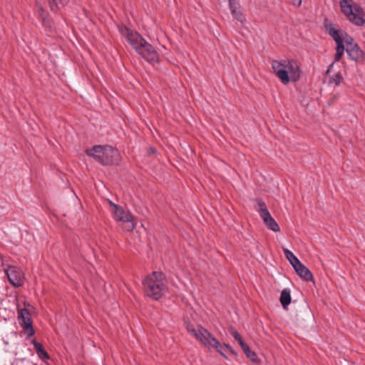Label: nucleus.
<instances>
[{
	"mask_svg": "<svg viewBox=\"0 0 365 365\" xmlns=\"http://www.w3.org/2000/svg\"><path fill=\"white\" fill-rule=\"evenodd\" d=\"M272 68L275 75L280 79L283 84L286 85L290 81L288 71L286 70L285 60H273L272 61Z\"/></svg>",
	"mask_w": 365,
	"mask_h": 365,
	"instance_id": "nucleus-8",
	"label": "nucleus"
},
{
	"mask_svg": "<svg viewBox=\"0 0 365 365\" xmlns=\"http://www.w3.org/2000/svg\"><path fill=\"white\" fill-rule=\"evenodd\" d=\"M111 214L117 222L127 223V230L132 231L135 228L134 217L129 211H125L122 207L118 206L114 210H111Z\"/></svg>",
	"mask_w": 365,
	"mask_h": 365,
	"instance_id": "nucleus-5",
	"label": "nucleus"
},
{
	"mask_svg": "<svg viewBox=\"0 0 365 365\" xmlns=\"http://www.w3.org/2000/svg\"><path fill=\"white\" fill-rule=\"evenodd\" d=\"M283 252L292 267L296 266V264L300 262L298 258L288 249L283 248Z\"/></svg>",
	"mask_w": 365,
	"mask_h": 365,
	"instance_id": "nucleus-19",
	"label": "nucleus"
},
{
	"mask_svg": "<svg viewBox=\"0 0 365 365\" xmlns=\"http://www.w3.org/2000/svg\"><path fill=\"white\" fill-rule=\"evenodd\" d=\"M341 36L342 37V38H344V34H341ZM344 39H343V41H344Z\"/></svg>",
	"mask_w": 365,
	"mask_h": 365,
	"instance_id": "nucleus-33",
	"label": "nucleus"
},
{
	"mask_svg": "<svg viewBox=\"0 0 365 365\" xmlns=\"http://www.w3.org/2000/svg\"><path fill=\"white\" fill-rule=\"evenodd\" d=\"M5 272L10 283L13 286L19 287L23 285L24 274L19 267L16 266H9Z\"/></svg>",
	"mask_w": 365,
	"mask_h": 365,
	"instance_id": "nucleus-7",
	"label": "nucleus"
},
{
	"mask_svg": "<svg viewBox=\"0 0 365 365\" xmlns=\"http://www.w3.org/2000/svg\"><path fill=\"white\" fill-rule=\"evenodd\" d=\"M107 202L109 204V205H110V207L111 208V210H114L115 209L118 208V207L119 206V205H118L117 204L114 203L113 202H112L110 200H108Z\"/></svg>",
	"mask_w": 365,
	"mask_h": 365,
	"instance_id": "nucleus-29",
	"label": "nucleus"
},
{
	"mask_svg": "<svg viewBox=\"0 0 365 365\" xmlns=\"http://www.w3.org/2000/svg\"><path fill=\"white\" fill-rule=\"evenodd\" d=\"M344 43H346V48H348V46H350L351 44L356 43L352 37L349 36L346 32H344Z\"/></svg>",
	"mask_w": 365,
	"mask_h": 365,
	"instance_id": "nucleus-25",
	"label": "nucleus"
},
{
	"mask_svg": "<svg viewBox=\"0 0 365 365\" xmlns=\"http://www.w3.org/2000/svg\"><path fill=\"white\" fill-rule=\"evenodd\" d=\"M334 63L335 62L334 61L332 63H331L329 65V66L328 67V69L327 70V72H326L327 74H328L331 71V69L332 68Z\"/></svg>",
	"mask_w": 365,
	"mask_h": 365,
	"instance_id": "nucleus-32",
	"label": "nucleus"
},
{
	"mask_svg": "<svg viewBox=\"0 0 365 365\" xmlns=\"http://www.w3.org/2000/svg\"><path fill=\"white\" fill-rule=\"evenodd\" d=\"M118 29L120 34L145 60L150 63L158 62L159 56L157 51L141 35L125 26H119Z\"/></svg>",
	"mask_w": 365,
	"mask_h": 365,
	"instance_id": "nucleus-1",
	"label": "nucleus"
},
{
	"mask_svg": "<svg viewBox=\"0 0 365 365\" xmlns=\"http://www.w3.org/2000/svg\"><path fill=\"white\" fill-rule=\"evenodd\" d=\"M325 28L329 35L334 40L336 43V50L344 52L346 48L344 46V41L339 34V30L335 28L332 24H325Z\"/></svg>",
	"mask_w": 365,
	"mask_h": 365,
	"instance_id": "nucleus-10",
	"label": "nucleus"
},
{
	"mask_svg": "<svg viewBox=\"0 0 365 365\" xmlns=\"http://www.w3.org/2000/svg\"><path fill=\"white\" fill-rule=\"evenodd\" d=\"M343 79L342 75L339 72L329 78V83L330 84L334 83L335 86H339L341 82H342Z\"/></svg>",
	"mask_w": 365,
	"mask_h": 365,
	"instance_id": "nucleus-23",
	"label": "nucleus"
},
{
	"mask_svg": "<svg viewBox=\"0 0 365 365\" xmlns=\"http://www.w3.org/2000/svg\"><path fill=\"white\" fill-rule=\"evenodd\" d=\"M280 303L282 306V307L286 309L287 308V306L291 302V294H290V290L289 289H284L280 294L279 298Z\"/></svg>",
	"mask_w": 365,
	"mask_h": 365,
	"instance_id": "nucleus-17",
	"label": "nucleus"
},
{
	"mask_svg": "<svg viewBox=\"0 0 365 365\" xmlns=\"http://www.w3.org/2000/svg\"><path fill=\"white\" fill-rule=\"evenodd\" d=\"M43 26L48 29V31H51L52 30V24L50 20L46 19L45 18L43 19L42 21Z\"/></svg>",
	"mask_w": 365,
	"mask_h": 365,
	"instance_id": "nucleus-26",
	"label": "nucleus"
},
{
	"mask_svg": "<svg viewBox=\"0 0 365 365\" xmlns=\"http://www.w3.org/2000/svg\"><path fill=\"white\" fill-rule=\"evenodd\" d=\"M68 2V0H49V6L53 11H56L63 7Z\"/></svg>",
	"mask_w": 365,
	"mask_h": 365,
	"instance_id": "nucleus-20",
	"label": "nucleus"
},
{
	"mask_svg": "<svg viewBox=\"0 0 365 365\" xmlns=\"http://www.w3.org/2000/svg\"><path fill=\"white\" fill-rule=\"evenodd\" d=\"M255 202L258 206V208H257V211L260 217L269 212L267 205L262 200L256 199Z\"/></svg>",
	"mask_w": 365,
	"mask_h": 365,
	"instance_id": "nucleus-21",
	"label": "nucleus"
},
{
	"mask_svg": "<svg viewBox=\"0 0 365 365\" xmlns=\"http://www.w3.org/2000/svg\"><path fill=\"white\" fill-rule=\"evenodd\" d=\"M155 153H156V149L154 147L150 148L148 151V155L154 154Z\"/></svg>",
	"mask_w": 365,
	"mask_h": 365,
	"instance_id": "nucleus-31",
	"label": "nucleus"
},
{
	"mask_svg": "<svg viewBox=\"0 0 365 365\" xmlns=\"http://www.w3.org/2000/svg\"><path fill=\"white\" fill-rule=\"evenodd\" d=\"M221 346H222L223 353H225L226 350H229L230 351V353L232 354L233 355L237 354L236 352L229 345H227L226 344H221ZM224 354L225 355V354Z\"/></svg>",
	"mask_w": 365,
	"mask_h": 365,
	"instance_id": "nucleus-27",
	"label": "nucleus"
},
{
	"mask_svg": "<svg viewBox=\"0 0 365 365\" xmlns=\"http://www.w3.org/2000/svg\"><path fill=\"white\" fill-rule=\"evenodd\" d=\"M297 274L304 279L305 281H312L313 279V275L309 269L305 267L303 264L299 262L296 266L293 267Z\"/></svg>",
	"mask_w": 365,
	"mask_h": 365,
	"instance_id": "nucleus-15",
	"label": "nucleus"
},
{
	"mask_svg": "<svg viewBox=\"0 0 365 365\" xmlns=\"http://www.w3.org/2000/svg\"><path fill=\"white\" fill-rule=\"evenodd\" d=\"M230 334L238 341L239 344L242 346L245 342L243 341L241 335L234 329H230Z\"/></svg>",
	"mask_w": 365,
	"mask_h": 365,
	"instance_id": "nucleus-24",
	"label": "nucleus"
},
{
	"mask_svg": "<svg viewBox=\"0 0 365 365\" xmlns=\"http://www.w3.org/2000/svg\"><path fill=\"white\" fill-rule=\"evenodd\" d=\"M294 6H299L302 4V0H290Z\"/></svg>",
	"mask_w": 365,
	"mask_h": 365,
	"instance_id": "nucleus-30",
	"label": "nucleus"
},
{
	"mask_svg": "<svg viewBox=\"0 0 365 365\" xmlns=\"http://www.w3.org/2000/svg\"><path fill=\"white\" fill-rule=\"evenodd\" d=\"M143 284L145 294L155 300L160 299L168 289L165 277L161 272H153L146 277Z\"/></svg>",
	"mask_w": 365,
	"mask_h": 365,
	"instance_id": "nucleus-2",
	"label": "nucleus"
},
{
	"mask_svg": "<svg viewBox=\"0 0 365 365\" xmlns=\"http://www.w3.org/2000/svg\"><path fill=\"white\" fill-rule=\"evenodd\" d=\"M343 54H344L343 51H339L336 50V53H335V56H334V62L339 61L341 59V58L342 57Z\"/></svg>",
	"mask_w": 365,
	"mask_h": 365,
	"instance_id": "nucleus-28",
	"label": "nucleus"
},
{
	"mask_svg": "<svg viewBox=\"0 0 365 365\" xmlns=\"http://www.w3.org/2000/svg\"><path fill=\"white\" fill-rule=\"evenodd\" d=\"M352 0H341L340 7L341 12L346 16L348 20L357 26H364L365 24L364 11L358 4H354Z\"/></svg>",
	"mask_w": 365,
	"mask_h": 365,
	"instance_id": "nucleus-4",
	"label": "nucleus"
},
{
	"mask_svg": "<svg viewBox=\"0 0 365 365\" xmlns=\"http://www.w3.org/2000/svg\"><path fill=\"white\" fill-rule=\"evenodd\" d=\"M286 70L290 73L292 81H296L300 77V69L296 61L294 60L286 59Z\"/></svg>",
	"mask_w": 365,
	"mask_h": 365,
	"instance_id": "nucleus-12",
	"label": "nucleus"
},
{
	"mask_svg": "<svg viewBox=\"0 0 365 365\" xmlns=\"http://www.w3.org/2000/svg\"><path fill=\"white\" fill-rule=\"evenodd\" d=\"M346 52L349 56V58L355 62L365 60V53L357 43L348 46V48H346Z\"/></svg>",
	"mask_w": 365,
	"mask_h": 365,
	"instance_id": "nucleus-11",
	"label": "nucleus"
},
{
	"mask_svg": "<svg viewBox=\"0 0 365 365\" xmlns=\"http://www.w3.org/2000/svg\"><path fill=\"white\" fill-rule=\"evenodd\" d=\"M263 221L264 225L266 227L274 232L280 231V227L276 220L272 217L270 212H267L265 215L260 217Z\"/></svg>",
	"mask_w": 365,
	"mask_h": 365,
	"instance_id": "nucleus-14",
	"label": "nucleus"
},
{
	"mask_svg": "<svg viewBox=\"0 0 365 365\" xmlns=\"http://www.w3.org/2000/svg\"><path fill=\"white\" fill-rule=\"evenodd\" d=\"M18 319L23 329L28 333V336H31L35 331L32 327L30 314L26 309H21L18 311Z\"/></svg>",
	"mask_w": 365,
	"mask_h": 365,
	"instance_id": "nucleus-9",
	"label": "nucleus"
},
{
	"mask_svg": "<svg viewBox=\"0 0 365 365\" xmlns=\"http://www.w3.org/2000/svg\"><path fill=\"white\" fill-rule=\"evenodd\" d=\"M121 161L119 151L111 146L106 145L102 154L101 163L104 165H118Z\"/></svg>",
	"mask_w": 365,
	"mask_h": 365,
	"instance_id": "nucleus-6",
	"label": "nucleus"
},
{
	"mask_svg": "<svg viewBox=\"0 0 365 365\" xmlns=\"http://www.w3.org/2000/svg\"><path fill=\"white\" fill-rule=\"evenodd\" d=\"M190 334L195 337L201 344L208 349L213 348L224 358L227 359L222 351V346L220 341L205 328L201 325L194 327L192 324L187 326Z\"/></svg>",
	"mask_w": 365,
	"mask_h": 365,
	"instance_id": "nucleus-3",
	"label": "nucleus"
},
{
	"mask_svg": "<svg viewBox=\"0 0 365 365\" xmlns=\"http://www.w3.org/2000/svg\"><path fill=\"white\" fill-rule=\"evenodd\" d=\"M241 348L243 350L244 353L246 354L247 358H249L252 361H256L257 355L255 352L252 351L246 343L241 346Z\"/></svg>",
	"mask_w": 365,
	"mask_h": 365,
	"instance_id": "nucleus-22",
	"label": "nucleus"
},
{
	"mask_svg": "<svg viewBox=\"0 0 365 365\" xmlns=\"http://www.w3.org/2000/svg\"><path fill=\"white\" fill-rule=\"evenodd\" d=\"M105 146L95 145L91 149L88 150L86 153L95 158L98 162L101 163L102 154L104 152Z\"/></svg>",
	"mask_w": 365,
	"mask_h": 365,
	"instance_id": "nucleus-16",
	"label": "nucleus"
},
{
	"mask_svg": "<svg viewBox=\"0 0 365 365\" xmlns=\"http://www.w3.org/2000/svg\"><path fill=\"white\" fill-rule=\"evenodd\" d=\"M229 6L232 16L238 21L242 23L245 19L240 10V5L237 0H229Z\"/></svg>",
	"mask_w": 365,
	"mask_h": 365,
	"instance_id": "nucleus-13",
	"label": "nucleus"
},
{
	"mask_svg": "<svg viewBox=\"0 0 365 365\" xmlns=\"http://www.w3.org/2000/svg\"><path fill=\"white\" fill-rule=\"evenodd\" d=\"M32 343H33V344L36 349V353L40 359H43V360L49 359V355L46 351V350L43 349L41 344H40L39 342H38L36 340H33Z\"/></svg>",
	"mask_w": 365,
	"mask_h": 365,
	"instance_id": "nucleus-18",
	"label": "nucleus"
}]
</instances>
